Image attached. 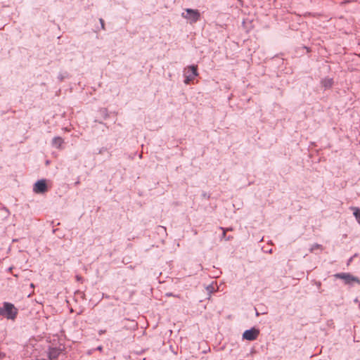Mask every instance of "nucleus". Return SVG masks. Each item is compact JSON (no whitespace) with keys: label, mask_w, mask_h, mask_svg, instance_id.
Returning <instances> with one entry per match:
<instances>
[{"label":"nucleus","mask_w":360,"mask_h":360,"mask_svg":"<svg viewBox=\"0 0 360 360\" xmlns=\"http://www.w3.org/2000/svg\"><path fill=\"white\" fill-rule=\"evenodd\" d=\"M18 314V309L13 304L4 302L2 307H0V316L8 320L14 321Z\"/></svg>","instance_id":"1"},{"label":"nucleus","mask_w":360,"mask_h":360,"mask_svg":"<svg viewBox=\"0 0 360 360\" xmlns=\"http://www.w3.org/2000/svg\"><path fill=\"white\" fill-rule=\"evenodd\" d=\"M198 75V66L195 65H188L184 70V84H189Z\"/></svg>","instance_id":"2"},{"label":"nucleus","mask_w":360,"mask_h":360,"mask_svg":"<svg viewBox=\"0 0 360 360\" xmlns=\"http://www.w3.org/2000/svg\"><path fill=\"white\" fill-rule=\"evenodd\" d=\"M184 11L186 13L184 12L182 13L181 16L188 20L190 23H195L200 20V13L198 10L186 8Z\"/></svg>","instance_id":"3"},{"label":"nucleus","mask_w":360,"mask_h":360,"mask_svg":"<svg viewBox=\"0 0 360 360\" xmlns=\"http://www.w3.org/2000/svg\"><path fill=\"white\" fill-rule=\"evenodd\" d=\"M337 278H340L344 281V283L347 285L351 284L352 282H356L360 284V280L359 278L352 276L349 273H338L334 275Z\"/></svg>","instance_id":"4"},{"label":"nucleus","mask_w":360,"mask_h":360,"mask_svg":"<svg viewBox=\"0 0 360 360\" xmlns=\"http://www.w3.org/2000/svg\"><path fill=\"white\" fill-rule=\"evenodd\" d=\"M259 335V330L255 328L246 330L243 334V339L253 341L255 340Z\"/></svg>","instance_id":"5"},{"label":"nucleus","mask_w":360,"mask_h":360,"mask_svg":"<svg viewBox=\"0 0 360 360\" xmlns=\"http://www.w3.org/2000/svg\"><path fill=\"white\" fill-rule=\"evenodd\" d=\"M48 191L46 180H38L34 185L33 191L35 193H44Z\"/></svg>","instance_id":"6"},{"label":"nucleus","mask_w":360,"mask_h":360,"mask_svg":"<svg viewBox=\"0 0 360 360\" xmlns=\"http://www.w3.org/2000/svg\"><path fill=\"white\" fill-rule=\"evenodd\" d=\"M64 140L60 136H56L52 139V146L58 149H61Z\"/></svg>","instance_id":"7"},{"label":"nucleus","mask_w":360,"mask_h":360,"mask_svg":"<svg viewBox=\"0 0 360 360\" xmlns=\"http://www.w3.org/2000/svg\"><path fill=\"white\" fill-rule=\"evenodd\" d=\"M321 84L325 89H330L333 84V80L331 78L326 77L321 80Z\"/></svg>","instance_id":"8"},{"label":"nucleus","mask_w":360,"mask_h":360,"mask_svg":"<svg viewBox=\"0 0 360 360\" xmlns=\"http://www.w3.org/2000/svg\"><path fill=\"white\" fill-rule=\"evenodd\" d=\"M60 354V352L56 348H51L49 352V358L51 360L56 359Z\"/></svg>","instance_id":"9"},{"label":"nucleus","mask_w":360,"mask_h":360,"mask_svg":"<svg viewBox=\"0 0 360 360\" xmlns=\"http://www.w3.org/2000/svg\"><path fill=\"white\" fill-rule=\"evenodd\" d=\"M220 229H221L223 231L221 238H224L226 240H231L233 239V236H226V233L227 231H231L232 229H224L223 227H220Z\"/></svg>","instance_id":"10"},{"label":"nucleus","mask_w":360,"mask_h":360,"mask_svg":"<svg viewBox=\"0 0 360 360\" xmlns=\"http://www.w3.org/2000/svg\"><path fill=\"white\" fill-rule=\"evenodd\" d=\"M351 209L354 210L353 214L355 217L357 222L360 224V208L352 207Z\"/></svg>","instance_id":"11"},{"label":"nucleus","mask_w":360,"mask_h":360,"mask_svg":"<svg viewBox=\"0 0 360 360\" xmlns=\"http://www.w3.org/2000/svg\"><path fill=\"white\" fill-rule=\"evenodd\" d=\"M69 77V74L67 72H65L63 73H59L58 75V79L60 82H63L65 78Z\"/></svg>","instance_id":"12"},{"label":"nucleus","mask_w":360,"mask_h":360,"mask_svg":"<svg viewBox=\"0 0 360 360\" xmlns=\"http://www.w3.org/2000/svg\"><path fill=\"white\" fill-rule=\"evenodd\" d=\"M317 249H319L321 250H323V247L320 244H318V243H315L314 245H311V248H310V252H314L315 251V250H317Z\"/></svg>","instance_id":"13"},{"label":"nucleus","mask_w":360,"mask_h":360,"mask_svg":"<svg viewBox=\"0 0 360 360\" xmlns=\"http://www.w3.org/2000/svg\"><path fill=\"white\" fill-rule=\"evenodd\" d=\"M100 113L102 115V116H103L105 119L108 117V110L106 108H101L100 110Z\"/></svg>","instance_id":"14"},{"label":"nucleus","mask_w":360,"mask_h":360,"mask_svg":"<svg viewBox=\"0 0 360 360\" xmlns=\"http://www.w3.org/2000/svg\"><path fill=\"white\" fill-rule=\"evenodd\" d=\"M206 290L209 295H210L211 293H212L213 292L215 291L214 286L212 284L207 285L206 287Z\"/></svg>","instance_id":"15"},{"label":"nucleus","mask_w":360,"mask_h":360,"mask_svg":"<svg viewBox=\"0 0 360 360\" xmlns=\"http://www.w3.org/2000/svg\"><path fill=\"white\" fill-rule=\"evenodd\" d=\"M99 22L101 23V29L105 30V22H104L103 19V18H100L99 19Z\"/></svg>","instance_id":"16"},{"label":"nucleus","mask_w":360,"mask_h":360,"mask_svg":"<svg viewBox=\"0 0 360 360\" xmlns=\"http://www.w3.org/2000/svg\"><path fill=\"white\" fill-rule=\"evenodd\" d=\"M76 279H77V281L82 282V283L84 281L83 277H82L81 276H79V275L76 276Z\"/></svg>","instance_id":"17"},{"label":"nucleus","mask_w":360,"mask_h":360,"mask_svg":"<svg viewBox=\"0 0 360 360\" xmlns=\"http://www.w3.org/2000/svg\"><path fill=\"white\" fill-rule=\"evenodd\" d=\"M105 332H106V330H100L98 331V335H103L104 333H105Z\"/></svg>","instance_id":"18"},{"label":"nucleus","mask_w":360,"mask_h":360,"mask_svg":"<svg viewBox=\"0 0 360 360\" xmlns=\"http://www.w3.org/2000/svg\"><path fill=\"white\" fill-rule=\"evenodd\" d=\"M202 197L210 198V195H208L207 193L204 192L202 194Z\"/></svg>","instance_id":"19"},{"label":"nucleus","mask_w":360,"mask_h":360,"mask_svg":"<svg viewBox=\"0 0 360 360\" xmlns=\"http://www.w3.org/2000/svg\"><path fill=\"white\" fill-rule=\"evenodd\" d=\"M96 349L98 350V351H101L103 349V347L102 346H98Z\"/></svg>","instance_id":"20"},{"label":"nucleus","mask_w":360,"mask_h":360,"mask_svg":"<svg viewBox=\"0 0 360 360\" xmlns=\"http://www.w3.org/2000/svg\"><path fill=\"white\" fill-rule=\"evenodd\" d=\"M352 257H351V258L349 259L347 264H349L352 262Z\"/></svg>","instance_id":"21"},{"label":"nucleus","mask_w":360,"mask_h":360,"mask_svg":"<svg viewBox=\"0 0 360 360\" xmlns=\"http://www.w3.org/2000/svg\"><path fill=\"white\" fill-rule=\"evenodd\" d=\"M167 295L168 296H172V293H168V294H167Z\"/></svg>","instance_id":"22"},{"label":"nucleus","mask_w":360,"mask_h":360,"mask_svg":"<svg viewBox=\"0 0 360 360\" xmlns=\"http://www.w3.org/2000/svg\"><path fill=\"white\" fill-rule=\"evenodd\" d=\"M259 315V314L257 311H256V316H258Z\"/></svg>","instance_id":"23"}]
</instances>
